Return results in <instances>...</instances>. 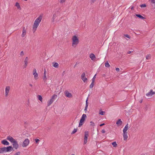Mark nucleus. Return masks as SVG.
Returning <instances> with one entry per match:
<instances>
[{
    "label": "nucleus",
    "instance_id": "nucleus-1",
    "mask_svg": "<svg viewBox=\"0 0 155 155\" xmlns=\"http://www.w3.org/2000/svg\"><path fill=\"white\" fill-rule=\"evenodd\" d=\"M7 139L12 144L13 147L12 146H9L6 147H0V153L11 152L13 150L14 148L15 150H17L19 148V146L18 141L12 137L8 136L7 137Z\"/></svg>",
    "mask_w": 155,
    "mask_h": 155
},
{
    "label": "nucleus",
    "instance_id": "nucleus-2",
    "mask_svg": "<svg viewBox=\"0 0 155 155\" xmlns=\"http://www.w3.org/2000/svg\"><path fill=\"white\" fill-rule=\"evenodd\" d=\"M42 16L40 15L35 20L32 25V31L33 32H35L37 30L42 20Z\"/></svg>",
    "mask_w": 155,
    "mask_h": 155
},
{
    "label": "nucleus",
    "instance_id": "nucleus-3",
    "mask_svg": "<svg viewBox=\"0 0 155 155\" xmlns=\"http://www.w3.org/2000/svg\"><path fill=\"white\" fill-rule=\"evenodd\" d=\"M72 46L75 47L79 42V38L77 35L72 36L71 38Z\"/></svg>",
    "mask_w": 155,
    "mask_h": 155
},
{
    "label": "nucleus",
    "instance_id": "nucleus-4",
    "mask_svg": "<svg viewBox=\"0 0 155 155\" xmlns=\"http://www.w3.org/2000/svg\"><path fill=\"white\" fill-rule=\"evenodd\" d=\"M86 117L87 116L85 114H84L82 115L81 119L80 120V122L78 126L79 127H81L84 124L85 120Z\"/></svg>",
    "mask_w": 155,
    "mask_h": 155
},
{
    "label": "nucleus",
    "instance_id": "nucleus-5",
    "mask_svg": "<svg viewBox=\"0 0 155 155\" xmlns=\"http://www.w3.org/2000/svg\"><path fill=\"white\" fill-rule=\"evenodd\" d=\"M89 136V132L87 131H86L84 132V144H86L87 141L88 137Z\"/></svg>",
    "mask_w": 155,
    "mask_h": 155
},
{
    "label": "nucleus",
    "instance_id": "nucleus-6",
    "mask_svg": "<svg viewBox=\"0 0 155 155\" xmlns=\"http://www.w3.org/2000/svg\"><path fill=\"white\" fill-rule=\"evenodd\" d=\"M32 74L34 76V78L35 80H36L38 79V74L37 72V71L36 69L35 68L33 69Z\"/></svg>",
    "mask_w": 155,
    "mask_h": 155
},
{
    "label": "nucleus",
    "instance_id": "nucleus-7",
    "mask_svg": "<svg viewBox=\"0 0 155 155\" xmlns=\"http://www.w3.org/2000/svg\"><path fill=\"white\" fill-rule=\"evenodd\" d=\"M10 89V87L9 86H6L5 89V96L7 97L9 95V93Z\"/></svg>",
    "mask_w": 155,
    "mask_h": 155
},
{
    "label": "nucleus",
    "instance_id": "nucleus-8",
    "mask_svg": "<svg viewBox=\"0 0 155 155\" xmlns=\"http://www.w3.org/2000/svg\"><path fill=\"white\" fill-rule=\"evenodd\" d=\"M30 141L28 139H26L23 141L22 144V147H25L28 146L29 143Z\"/></svg>",
    "mask_w": 155,
    "mask_h": 155
},
{
    "label": "nucleus",
    "instance_id": "nucleus-9",
    "mask_svg": "<svg viewBox=\"0 0 155 155\" xmlns=\"http://www.w3.org/2000/svg\"><path fill=\"white\" fill-rule=\"evenodd\" d=\"M155 94V92L153 91L152 90H150V91L146 94V95L147 97H151Z\"/></svg>",
    "mask_w": 155,
    "mask_h": 155
},
{
    "label": "nucleus",
    "instance_id": "nucleus-10",
    "mask_svg": "<svg viewBox=\"0 0 155 155\" xmlns=\"http://www.w3.org/2000/svg\"><path fill=\"white\" fill-rule=\"evenodd\" d=\"M81 78V79L84 83L87 82V78L86 77V74L85 73H83L82 74Z\"/></svg>",
    "mask_w": 155,
    "mask_h": 155
},
{
    "label": "nucleus",
    "instance_id": "nucleus-11",
    "mask_svg": "<svg viewBox=\"0 0 155 155\" xmlns=\"http://www.w3.org/2000/svg\"><path fill=\"white\" fill-rule=\"evenodd\" d=\"M64 94L65 96L69 98H71L72 97L71 94L70 93L69 91H65L64 92Z\"/></svg>",
    "mask_w": 155,
    "mask_h": 155
},
{
    "label": "nucleus",
    "instance_id": "nucleus-12",
    "mask_svg": "<svg viewBox=\"0 0 155 155\" xmlns=\"http://www.w3.org/2000/svg\"><path fill=\"white\" fill-rule=\"evenodd\" d=\"M26 30L25 28V27H24L23 28L22 30V33L21 35V37L22 38L24 37L26 34Z\"/></svg>",
    "mask_w": 155,
    "mask_h": 155
},
{
    "label": "nucleus",
    "instance_id": "nucleus-13",
    "mask_svg": "<svg viewBox=\"0 0 155 155\" xmlns=\"http://www.w3.org/2000/svg\"><path fill=\"white\" fill-rule=\"evenodd\" d=\"M57 15L55 13L53 14V16L51 19V22L52 23H54L56 20V18L57 17Z\"/></svg>",
    "mask_w": 155,
    "mask_h": 155
},
{
    "label": "nucleus",
    "instance_id": "nucleus-14",
    "mask_svg": "<svg viewBox=\"0 0 155 155\" xmlns=\"http://www.w3.org/2000/svg\"><path fill=\"white\" fill-rule=\"evenodd\" d=\"M1 143L5 145H8L9 144V143L6 140H4L1 141Z\"/></svg>",
    "mask_w": 155,
    "mask_h": 155
},
{
    "label": "nucleus",
    "instance_id": "nucleus-15",
    "mask_svg": "<svg viewBox=\"0 0 155 155\" xmlns=\"http://www.w3.org/2000/svg\"><path fill=\"white\" fill-rule=\"evenodd\" d=\"M123 137L124 140H127L128 138L127 133H123Z\"/></svg>",
    "mask_w": 155,
    "mask_h": 155
},
{
    "label": "nucleus",
    "instance_id": "nucleus-16",
    "mask_svg": "<svg viewBox=\"0 0 155 155\" xmlns=\"http://www.w3.org/2000/svg\"><path fill=\"white\" fill-rule=\"evenodd\" d=\"M89 57L91 60L93 61L94 60L96 59V57L94 54L93 53H91L90 54Z\"/></svg>",
    "mask_w": 155,
    "mask_h": 155
},
{
    "label": "nucleus",
    "instance_id": "nucleus-17",
    "mask_svg": "<svg viewBox=\"0 0 155 155\" xmlns=\"http://www.w3.org/2000/svg\"><path fill=\"white\" fill-rule=\"evenodd\" d=\"M129 127L128 124H127L125 126V127L123 129V133H127V131L128 130Z\"/></svg>",
    "mask_w": 155,
    "mask_h": 155
},
{
    "label": "nucleus",
    "instance_id": "nucleus-18",
    "mask_svg": "<svg viewBox=\"0 0 155 155\" xmlns=\"http://www.w3.org/2000/svg\"><path fill=\"white\" fill-rule=\"evenodd\" d=\"M122 124V122L120 119H118L117 121L116 122V124L118 126L121 125Z\"/></svg>",
    "mask_w": 155,
    "mask_h": 155
},
{
    "label": "nucleus",
    "instance_id": "nucleus-19",
    "mask_svg": "<svg viewBox=\"0 0 155 155\" xmlns=\"http://www.w3.org/2000/svg\"><path fill=\"white\" fill-rule=\"evenodd\" d=\"M46 74H43V79L45 82H46L47 80V77Z\"/></svg>",
    "mask_w": 155,
    "mask_h": 155
},
{
    "label": "nucleus",
    "instance_id": "nucleus-20",
    "mask_svg": "<svg viewBox=\"0 0 155 155\" xmlns=\"http://www.w3.org/2000/svg\"><path fill=\"white\" fill-rule=\"evenodd\" d=\"M28 57H26L24 61V66L25 68H26V66H27V64H28Z\"/></svg>",
    "mask_w": 155,
    "mask_h": 155
},
{
    "label": "nucleus",
    "instance_id": "nucleus-21",
    "mask_svg": "<svg viewBox=\"0 0 155 155\" xmlns=\"http://www.w3.org/2000/svg\"><path fill=\"white\" fill-rule=\"evenodd\" d=\"M52 66L56 68H58L59 67V64L57 62H53Z\"/></svg>",
    "mask_w": 155,
    "mask_h": 155
},
{
    "label": "nucleus",
    "instance_id": "nucleus-22",
    "mask_svg": "<svg viewBox=\"0 0 155 155\" xmlns=\"http://www.w3.org/2000/svg\"><path fill=\"white\" fill-rule=\"evenodd\" d=\"M57 97V95H56L55 94H54L53 96H52L51 99L53 101H54L56 99Z\"/></svg>",
    "mask_w": 155,
    "mask_h": 155
},
{
    "label": "nucleus",
    "instance_id": "nucleus-23",
    "mask_svg": "<svg viewBox=\"0 0 155 155\" xmlns=\"http://www.w3.org/2000/svg\"><path fill=\"white\" fill-rule=\"evenodd\" d=\"M54 101L52 100L51 99L49 100L47 102V106H50Z\"/></svg>",
    "mask_w": 155,
    "mask_h": 155
},
{
    "label": "nucleus",
    "instance_id": "nucleus-24",
    "mask_svg": "<svg viewBox=\"0 0 155 155\" xmlns=\"http://www.w3.org/2000/svg\"><path fill=\"white\" fill-rule=\"evenodd\" d=\"M15 6L18 9L20 10L21 9L20 5L18 2H17L15 3Z\"/></svg>",
    "mask_w": 155,
    "mask_h": 155
},
{
    "label": "nucleus",
    "instance_id": "nucleus-25",
    "mask_svg": "<svg viewBox=\"0 0 155 155\" xmlns=\"http://www.w3.org/2000/svg\"><path fill=\"white\" fill-rule=\"evenodd\" d=\"M38 99L41 102H42V98L41 95H38Z\"/></svg>",
    "mask_w": 155,
    "mask_h": 155
},
{
    "label": "nucleus",
    "instance_id": "nucleus-26",
    "mask_svg": "<svg viewBox=\"0 0 155 155\" xmlns=\"http://www.w3.org/2000/svg\"><path fill=\"white\" fill-rule=\"evenodd\" d=\"M136 16L137 17H138L140 18L141 19H144V17H143L142 16L138 14H137L136 15Z\"/></svg>",
    "mask_w": 155,
    "mask_h": 155
},
{
    "label": "nucleus",
    "instance_id": "nucleus-27",
    "mask_svg": "<svg viewBox=\"0 0 155 155\" xmlns=\"http://www.w3.org/2000/svg\"><path fill=\"white\" fill-rule=\"evenodd\" d=\"M147 60H149L151 58V55L150 54H147L146 57Z\"/></svg>",
    "mask_w": 155,
    "mask_h": 155
},
{
    "label": "nucleus",
    "instance_id": "nucleus-28",
    "mask_svg": "<svg viewBox=\"0 0 155 155\" xmlns=\"http://www.w3.org/2000/svg\"><path fill=\"white\" fill-rule=\"evenodd\" d=\"M112 144L114 147H116L117 146V144L116 142H114L112 143Z\"/></svg>",
    "mask_w": 155,
    "mask_h": 155
},
{
    "label": "nucleus",
    "instance_id": "nucleus-29",
    "mask_svg": "<svg viewBox=\"0 0 155 155\" xmlns=\"http://www.w3.org/2000/svg\"><path fill=\"white\" fill-rule=\"evenodd\" d=\"M105 66L106 67H110V65L108 62H106L105 63Z\"/></svg>",
    "mask_w": 155,
    "mask_h": 155
},
{
    "label": "nucleus",
    "instance_id": "nucleus-30",
    "mask_svg": "<svg viewBox=\"0 0 155 155\" xmlns=\"http://www.w3.org/2000/svg\"><path fill=\"white\" fill-rule=\"evenodd\" d=\"M21 152L20 151H18L15 153L13 155H20Z\"/></svg>",
    "mask_w": 155,
    "mask_h": 155
},
{
    "label": "nucleus",
    "instance_id": "nucleus-31",
    "mask_svg": "<svg viewBox=\"0 0 155 155\" xmlns=\"http://www.w3.org/2000/svg\"><path fill=\"white\" fill-rule=\"evenodd\" d=\"M66 0H59V2L61 4L64 3Z\"/></svg>",
    "mask_w": 155,
    "mask_h": 155
},
{
    "label": "nucleus",
    "instance_id": "nucleus-32",
    "mask_svg": "<svg viewBox=\"0 0 155 155\" xmlns=\"http://www.w3.org/2000/svg\"><path fill=\"white\" fill-rule=\"evenodd\" d=\"M77 128H74L72 132V134H75L77 131Z\"/></svg>",
    "mask_w": 155,
    "mask_h": 155
},
{
    "label": "nucleus",
    "instance_id": "nucleus-33",
    "mask_svg": "<svg viewBox=\"0 0 155 155\" xmlns=\"http://www.w3.org/2000/svg\"><path fill=\"white\" fill-rule=\"evenodd\" d=\"M94 83L92 82L91 84L90 85V88H92L94 85Z\"/></svg>",
    "mask_w": 155,
    "mask_h": 155
},
{
    "label": "nucleus",
    "instance_id": "nucleus-34",
    "mask_svg": "<svg viewBox=\"0 0 155 155\" xmlns=\"http://www.w3.org/2000/svg\"><path fill=\"white\" fill-rule=\"evenodd\" d=\"M96 74H95L94 76V77H93V78L92 79V82H94L95 79V78H96Z\"/></svg>",
    "mask_w": 155,
    "mask_h": 155
},
{
    "label": "nucleus",
    "instance_id": "nucleus-35",
    "mask_svg": "<svg viewBox=\"0 0 155 155\" xmlns=\"http://www.w3.org/2000/svg\"><path fill=\"white\" fill-rule=\"evenodd\" d=\"M124 35L125 37L129 39L130 38V36L127 34H125Z\"/></svg>",
    "mask_w": 155,
    "mask_h": 155
},
{
    "label": "nucleus",
    "instance_id": "nucleus-36",
    "mask_svg": "<svg viewBox=\"0 0 155 155\" xmlns=\"http://www.w3.org/2000/svg\"><path fill=\"white\" fill-rule=\"evenodd\" d=\"M90 125L91 126H94V123L93 121H91L90 122Z\"/></svg>",
    "mask_w": 155,
    "mask_h": 155
},
{
    "label": "nucleus",
    "instance_id": "nucleus-37",
    "mask_svg": "<svg viewBox=\"0 0 155 155\" xmlns=\"http://www.w3.org/2000/svg\"><path fill=\"white\" fill-rule=\"evenodd\" d=\"M146 6V5L145 4H142L140 5L141 7H145Z\"/></svg>",
    "mask_w": 155,
    "mask_h": 155
},
{
    "label": "nucleus",
    "instance_id": "nucleus-38",
    "mask_svg": "<svg viewBox=\"0 0 155 155\" xmlns=\"http://www.w3.org/2000/svg\"><path fill=\"white\" fill-rule=\"evenodd\" d=\"M87 100L86 101V106L85 107V108H87V109L88 106V104H87Z\"/></svg>",
    "mask_w": 155,
    "mask_h": 155
},
{
    "label": "nucleus",
    "instance_id": "nucleus-39",
    "mask_svg": "<svg viewBox=\"0 0 155 155\" xmlns=\"http://www.w3.org/2000/svg\"><path fill=\"white\" fill-rule=\"evenodd\" d=\"M104 113L105 112L104 111H101L100 112L99 114L101 115H103Z\"/></svg>",
    "mask_w": 155,
    "mask_h": 155
},
{
    "label": "nucleus",
    "instance_id": "nucleus-40",
    "mask_svg": "<svg viewBox=\"0 0 155 155\" xmlns=\"http://www.w3.org/2000/svg\"><path fill=\"white\" fill-rule=\"evenodd\" d=\"M20 55L21 56H23L24 55V53L23 51H21L20 52Z\"/></svg>",
    "mask_w": 155,
    "mask_h": 155
},
{
    "label": "nucleus",
    "instance_id": "nucleus-41",
    "mask_svg": "<svg viewBox=\"0 0 155 155\" xmlns=\"http://www.w3.org/2000/svg\"><path fill=\"white\" fill-rule=\"evenodd\" d=\"M35 140L36 143H38L40 141V140L39 139H35Z\"/></svg>",
    "mask_w": 155,
    "mask_h": 155
},
{
    "label": "nucleus",
    "instance_id": "nucleus-42",
    "mask_svg": "<svg viewBox=\"0 0 155 155\" xmlns=\"http://www.w3.org/2000/svg\"><path fill=\"white\" fill-rule=\"evenodd\" d=\"M151 2L152 3L155 4V0H151Z\"/></svg>",
    "mask_w": 155,
    "mask_h": 155
},
{
    "label": "nucleus",
    "instance_id": "nucleus-43",
    "mask_svg": "<svg viewBox=\"0 0 155 155\" xmlns=\"http://www.w3.org/2000/svg\"><path fill=\"white\" fill-rule=\"evenodd\" d=\"M116 70L117 71H120L119 68H116Z\"/></svg>",
    "mask_w": 155,
    "mask_h": 155
},
{
    "label": "nucleus",
    "instance_id": "nucleus-44",
    "mask_svg": "<svg viewBox=\"0 0 155 155\" xmlns=\"http://www.w3.org/2000/svg\"><path fill=\"white\" fill-rule=\"evenodd\" d=\"M105 132V131L104 130H102L101 131V132L103 133H104Z\"/></svg>",
    "mask_w": 155,
    "mask_h": 155
},
{
    "label": "nucleus",
    "instance_id": "nucleus-45",
    "mask_svg": "<svg viewBox=\"0 0 155 155\" xmlns=\"http://www.w3.org/2000/svg\"><path fill=\"white\" fill-rule=\"evenodd\" d=\"M46 73L47 72L46 70L45 69L44 70V74H46Z\"/></svg>",
    "mask_w": 155,
    "mask_h": 155
},
{
    "label": "nucleus",
    "instance_id": "nucleus-46",
    "mask_svg": "<svg viewBox=\"0 0 155 155\" xmlns=\"http://www.w3.org/2000/svg\"><path fill=\"white\" fill-rule=\"evenodd\" d=\"M131 52L130 51H129L127 52V53L128 54H130L131 53Z\"/></svg>",
    "mask_w": 155,
    "mask_h": 155
},
{
    "label": "nucleus",
    "instance_id": "nucleus-47",
    "mask_svg": "<svg viewBox=\"0 0 155 155\" xmlns=\"http://www.w3.org/2000/svg\"><path fill=\"white\" fill-rule=\"evenodd\" d=\"M104 125V124H101L100 125V126L101 127Z\"/></svg>",
    "mask_w": 155,
    "mask_h": 155
},
{
    "label": "nucleus",
    "instance_id": "nucleus-48",
    "mask_svg": "<svg viewBox=\"0 0 155 155\" xmlns=\"http://www.w3.org/2000/svg\"><path fill=\"white\" fill-rule=\"evenodd\" d=\"M29 85L31 87H32L33 86V85H32L31 84H29Z\"/></svg>",
    "mask_w": 155,
    "mask_h": 155
},
{
    "label": "nucleus",
    "instance_id": "nucleus-49",
    "mask_svg": "<svg viewBox=\"0 0 155 155\" xmlns=\"http://www.w3.org/2000/svg\"><path fill=\"white\" fill-rule=\"evenodd\" d=\"M142 102V100H141V101H140V103H141Z\"/></svg>",
    "mask_w": 155,
    "mask_h": 155
},
{
    "label": "nucleus",
    "instance_id": "nucleus-50",
    "mask_svg": "<svg viewBox=\"0 0 155 155\" xmlns=\"http://www.w3.org/2000/svg\"><path fill=\"white\" fill-rule=\"evenodd\" d=\"M87 110V109L85 108V109H84V110L86 111V110Z\"/></svg>",
    "mask_w": 155,
    "mask_h": 155
},
{
    "label": "nucleus",
    "instance_id": "nucleus-51",
    "mask_svg": "<svg viewBox=\"0 0 155 155\" xmlns=\"http://www.w3.org/2000/svg\"><path fill=\"white\" fill-rule=\"evenodd\" d=\"M133 9V7H132L131 8V9Z\"/></svg>",
    "mask_w": 155,
    "mask_h": 155
},
{
    "label": "nucleus",
    "instance_id": "nucleus-52",
    "mask_svg": "<svg viewBox=\"0 0 155 155\" xmlns=\"http://www.w3.org/2000/svg\"><path fill=\"white\" fill-rule=\"evenodd\" d=\"M71 155H75L74 154H71Z\"/></svg>",
    "mask_w": 155,
    "mask_h": 155
}]
</instances>
